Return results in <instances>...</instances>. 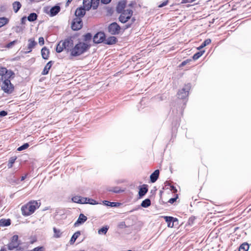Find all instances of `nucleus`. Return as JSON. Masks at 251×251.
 Returning a JSON list of instances; mask_svg holds the SVG:
<instances>
[{
    "mask_svg": "<svg viewBox=\"0 0 251 251\" xmlns=\"http://www.w3.org/2000/svg\"><path fill=\"white\" fill-rule=\"evenodd\" d=\"M74 48V41L72 37H68L64 40L60 41L57 45L56 51L58 53L61 52L63 50H65L67 52L71 51Z\"/></svg>",
    "mask_w": 251,
    "mask_h": 251,
    "instance_id": "f257e3e1",
    "label": "nucleus"
},
{
    "mask_svg": "<svg viewBox=\"0 0 251 251\" xmlns=\"http://www.w3.org/2000/svg\"><path fill=\"white\" fill-rule=\"evenodd\" d=\"M40 203L36 201H31L21 208L22 214L24 216H29L34 212L35 210L39 208Z\"/></svg>",
    "mask_w": 251,
    "mask_h": 251,
    "instance_id": "f03ea898",
    "label": "nucleus"
},
{
    "mask_svg": "<svg viewBox=\"0 0 251 251\" xmlns=\"http://www.w3.org/2000/svg\"><path fill=\"white\" fill-rule=\"evenodd\" d=\"M90 45L87 43L79 42L74 46L71 55L76 57L86 52L90 48Z\"/></svg>",
    "mask_w": 251,
    "mask_h": 251,
    "instance_id": "7ed1b4c3",
    "label": "nucleus"
},
{
    "mask_svg": "<svg viewBox=\"0 0 251 251\" xmlns=\"http://www.w3.org/2000/svg\"><path fill=\"white\" fill-rule=\"evenodd\" d=\"M191 88L190 83L185 84L181 89L179 90L177 92V97L179 99H181L184 101L183 105H186L187 100V97L189 95V92Z\"/></svg>",
    "mask_w": 251,
    "mask_h": 251,
    "instance_id": "20e7f679",
    "label": "nucleus"
},
{
    "mask_svg": "<svg viewBox=\"0 0 251 251\" xmlns=\"http://www.w3.org/2000/svg\"><path fill=\"white\" fill-rule=\"evenodd\" d=\"M21 244V241L19 240L18 235H14L11 237L9 243L7 245V247L8 250L12 251Z\"/></svg>",
    "mask_w": 251,
    "mask_h": 251,
    "instance_id": "39448f33",
    "label": "nucleus"
},
{
    "mask_svg": "<svg viewBox=\"0 0 251 251\" xmlns=\"http://www.w3.org/2000/svg\"><path fill=\"white\" fill-rule=\"evenodd\" d=\"M133 11L131 9H126L124 12L121 13L119 17V20L123 24L126 23L129 19L131 18L133 15Z\"/></svg>",
    "mask_w": 251,
    "mask_h": 251,
    "instance_id": "423d86ee",
    "label": "nucleus"
},
{
    "mask_svg": "<svg viewBox=\"0 0 251 251\" xmlns=\"http://www.w3.org/2000/svg\"><path fill=\"white\" fill-rule=\"evenodd\" d=\"M121 29V26L116 22L112 23L107 27L108 32L111 35L119 34Z\"/></svg>",
    "mask_w": 251,
    "mask_h": 251,
    "instance_id": "0eeeda50",
    "label": "nucleus"
},
{
    "mask_svg": "<svg viewBox=\"0 0 251 251\" xmlns=\"http://www.w3.org/2000/svg\"><path fill=\"white\" fill-rule=\"evenodd\" d=\"M14 86L9 79H5L2 84L1 89L5 93L11 94L14 91Z\"/></svg>",
    "mask_w": 251,
    "mask_h": 251,
    "instance_id": "6e6552de",
    "label": "nucleus"
},
{
    "mask_svg": "<svg viewBox=\"0 0 251 251\" xmlns=\"http://www.w3.org/2000/svg\"><path fill=\"white\" fill-rule=\"evenodd\" d=\"M82 25L83 23L81 19L75 18L72 23L71 27L73 30L76 31L81 29Z\"/></svg>",
    "mask_w": 251,
    "mask_h": 251,
    "instance_id": "1a4fd4ad",
    "label": "nucleus"
},
{
    "mask_svg": "<svg viewBox=\"0 0 251 251\" xmlns=\"http://www.w3.org/2000/svg\"><path fill=\"white\" fill-rule=\"evenodd\" d=\"M105 35L103 32L97 33L93 37V42L96 44L104 43Z\"/></svg>",
    "mask_w": 251,
    "mask_h": 251,
    "instance_id": "9d476101",
    "label": "nucleus"
},
{
    "mask_svg": "<svg viewBox=\"0 0 251 251\" xmlns=\"http://www.w3.org/2000/svg\"><path fill=\"white\" fill-rule=\"evenodd\" d=\"M163 218L167 223L169 227H173L175 223L178 222L177 219L173 217L165 216L163 217Z\"/></svg>",
    "mask_w": 251,
    "mask_h": 251,
    "instance_id": "9b49d317",
    "label": "nucleus"
},
{
    "mask_svg": "<svg viewBox=\"0 0 251 251\" xmlns=\"http://www.w3.org/2000/svg\"><path fill=\"white\" fill-rule=\"evenodd\" d=\"M87 220V218L83 214H80L77 221L75 223L74 226L75 227L78 226L79 225L83 224Z\"/></svg>",
    "mask_w": 251,
    "mask_h": 251,
    "instance_id": "f8f14e48",
    "label": "nucleus"
},
{
    "mask_svg": "<svg viewBox=\"0 0 251 251\" xmlns=\"http://www.w3.org/2000/svg\"><path fill=\"white\" fill-rule=\"evenodd\" d=\"M86 9L84 8L82 6H80L77 8L75 12V15L76 18H82L86 13Z\"/></svg>",
    "mask_w": 251,
    "mask_h": 251,
    "instance_id": "ddd939ff",
    "label": "nucleus"
},
{
    "mask_svg": "<svg viewBox=\"0 0 251 251\" xmlns=\"http://www.w3.org/2000/svg\"><path fill=\"white\" fill-rule=\"evenodd\" d=\"M126 6V1L125 0L120 1L118 2L117 7L116 11L118 13H122L126 10L125 9Z\"/></svg>",
    "mask_w": 251,
    "mask_h": 251,
    "instance_id": "4468645a",
    "label": "nucleus"
},
{
    "mask_svg": "<svg viewBox=\"0 0 251 251\" xmlns=\"http://www.w3.org/2000/svg\"><path fill=\"white\" fill-rule=\"evenodd\" d=\"M148 191V185L146 184H143L139 186V191L138 192V195L139 198H142L144 196Z\"/></svg>",
    "mask_w": 251,
    "mask_h": 251,
    "instance_id": "2eb2a0df",
    "label": "nucleus"
},
{
    "mask_svg": "<svg viewBox=\"0 0 251 251\" xmlns=\"http://www.w3.org/2000/svg\"><path fill=\"white\" fill-rule=\"evenodd\" d=\"M28 44L27 46V49L28 50L25 51L26 53H29L32 51L33 48H34L37 43L35 41L33 38H30L28 40Z\"/></svg>",
    "mask_w": 251,
    "mask_h": 251,
    "instance_id": "dca6fc26",
    "label": "nucleus"
},
{
    "mask_svg": "<svg viewBox=\"0 0 251 251\" xmlns=\"http://www.w3.org/2000/svg\"><path fill=\"white\" fill-rule=\"evenodd\" d=\"M60 11V7L58 5H56L50 8L49 14L50 16L53 17L57 15Z\"/></svg>",
    "mask_w": 251,
    "mask_h": 251,
    "instance_id": "f3484780",
    "label": "nucleus"
},
{
    "mask_svg": "<svg viewBox=\"0 0 251 251\" xmlns=\"http://www.w3.org/2000/svg\"><path fill=\"white\" fill-rule=\"evenodd\" d=\"M118 41L117 38L115 36H110L107 39L105 38L104 43L106 45H113L116 44Z\"/></svg>",
    "mask_w": 251,
    "mask_h": 251,
    "instance_id": "a211bd4d",
    "label": "nucleus"
},
{
    "mask_svg": "<svg viewBox=\"0 0 251 251\" xmlns=\"http://www.w3.org/2000/svg\"><path fill=\"white\" fill-rule=\"evenodd\" d=\"M159 176V170L154 171L150 176V181L152 183L155 182L158 179Z\"/></svg>",
    "mask_w": 251,
    "mask_h": 251,
    "instance_id": "6ab92c4d",
    "label": "nucleus"
},
{
    "mask_svg": "<svg viewBox=\"0 0 251 251\" xmlns=\"http://www.w3.org/2000/svg\"><path fill=\"white\" fill-rule=\"evenodd\" d=\"M50 50L47 47H44L41 50L42 57L44 59H48L49 57Z\"/></svg>",
    "mask_w": 251,
    "mask_h": 251,
    "instance_id": "aec40b11",
    "label": "nucleus"
},
{
    "mask_svg": "<svg viewBox=\"0 0 251 251\" xmlns=\"http://www.w3.org/2000/svg\"><path fill=\"white\" fill-rule=\"evenodd\" d=\"M53 63V62L52 61H50L44 67L43 71L42 72V75H46L49 73V72Z\"/></svg>",
    "mask_w": 251,
    "mask_h": 251,
    "instance_id": "412c9836",
    "label": "nucleus"
},
{
    "mask_svg": "<svg viewBox=\"0 0 251 251\" xmlns=\"http://www.w3.org/2000/svg\"><path fill=\"white\" fill-rule=\"evenodd\" d=\"M8 181L11 184H18L19 183V180L18 177H15V176L12 174L10 176H8L7 178Z\"/></svg>",
    "mask_w": 251,
    "mask_h": 251,
    "instance_id": "4be33fe9",
    "label": "nucleus"
},
{
    "mask_svg": "<svg viewBox=\"0 0 251 251\" xmlns=\"http://www.w3.org/2000/svg\"><path fill=\"white\" fill-rule=\"evenodd\" d=\"M92 0H83L82 7L86 9L87 11L89 10L92 7Z\"/></svg>",
    "mask_w": 251,
    "mask_h": 251,
    "instance_id": "5701e85b",
    "label": "nucleus"
},
{
    "mask_svg": "<svg viewBox=\"0 0 251 251\" xmlns=\"http://www.w3.org/2000/svg\"><path fill=\"white\" fill-rule=\"evenodd\" d=\"M103 203L104 205L111 207H118L120 205L121 203L116 202H110L107 201H103Z\"/></svg>",
    "mask_w": 251,
    "mask_h": 251,
    "instance_id": "b1692460",
    "label": "nucleus"
},
{
    "mask_svg": "<svg viewBox=\"0 0 251 251\" xmlns=\"http://www.w3.org/2000/svg\"><path fill=\"white\" fill-rule=\"evenodd\" d=\"M11 224V220L10 219H1L0 220V226H7Z\"/></svg>",
    "mask_w": 251,
    "mask_h": 251,
    "instance_id": "393cba45",
    "label": "nucleus"
},
{
    "mask_svg": "<svg viewBox=\"0 0 251 251\" xmlns=\"http://www.w3.org/2000/svg\"><path fill=\"white\" fill-rule=\"evenodd\" d=\"M81 233L80 231H77L75 232L72 236L71 240H70V244H73L75 240L77 239V238L79 236Z\"/></svg>",
    "mask_w": 251,
    "mask_h": 251,
    "instance_id": "a878e982",
    "label": "nucleus"
},
{
    "mask_svg": "<svg viewBox=\"0 0 251 251\" xmlns=\"http://www.w3.org/2000/svg\"><path fill=\"white\" fill-rule=\"evenodd\" d=\"M12 6L14 11L15 13H17L18 11L21 8L22 5L19 1H15L13 3Z\"/></svg>",
    "mask_w": 251,
    "mask_h": 251,
    "instance_id": "bb28decb",
    "label": "nucleus"
},
{
    "mask_svg": "<svg viewBox=\"0 0 251 251\" xmlns=\"http://www.w3.org/2000/svg\"><path fill=\"white\" fill-rule=\"evenodd\" d=\"M151 204V201L149 199H146L142 201L141 206L144 208H147L150 206Z\"/></svg>",
    "mask_w": 251,
    "mask_h": 251,
    "instance_id": "cd10ccee",
    "label": "nucleus"
},
{
    "mask_svg": "<svg viewBox=\"0 0 251 251\" xmlns=\"http://www.w3.org/2000/svg\"><path fill=\"white\" fill-rule=\"evenodd\" d=\"M38 15L35 13H31L27 17V19L29 22H34L37 19Z\"/></svg>",
    "mask_w": 251,
    "mask_h": 251,
    "instance_id": "c85d7f7f",
    "label": "nucleus"
},
{
    "mask_svg": "<svg viewBox=\"0 0 251 251\" xmlns=\"http://www.w3.org/2000/svg\"><path fill=\"white\" fill-rule=\"evenodd\" d=\"M9 22V19L6 17H0V27L6 25Z\"/></svg>",
    "mask_w": 251,
    "mask_h": 251,
    "instance_id": "c756f323",
    "label": "nucleus"
},
{
    "mask_svg": "<svg viewBox=\"0 0 251 251\" xmlns=\"http://www.w3.org/2000/svg\"><path fill=\"white\" fill-rule=\"evenodd\" d=\"M249 249V245L248 243H244L240 245L239 251H248Z\"/></svg>",
    "mask_w": 251,
    "mask_h": 251,
    "instance_id": "7c9ffc66",
    "label": "nucleus"
},
{
    "mask_svg": "<svg viewBox=\"0 0 251 251\" xmlns=\"http://www.w3.org/2000/svg\"><path fill=\"white\" fill-rule=\"evenodd\" d=\"M211 41L210 39H207L199 46L197 49L199 50H201V49L209 45L211 43Z\"/></svg>",
    "mask_w": 251,
    "mask_h": 251,
    "instance_id": "2f4dec72",
    "label": "nucleus"
},
{
    "mask_svg": "<svg viewBox=\"0 0 251 251\" xmlns=\"http://www.w3.org/2000/svg\"><path fill=\"white\" fill-rule=\"evenodd\" d=\"M16 159L17 158L15 156L10 158L7 164V167L8 168H11L12 167L13 165L15 163Z\"/></svg>",
    "mask_w": 251,
    "mask_h": 251,
    "instance_id": "473e14b6",
    "label": "nucleus"
},
{
    "mask_svg": "<svg viewBox=\"0 0 251 251\" xmlns=\"http://www.w3.org/2000/svg\"><path fill=\"white\" fill-rule=\"evenodd\" d=\"M83 40L87 42H90L92 38V35L90 33H87L83 36Z\"/></svg>",
    "mask_w": 251,
    "mask_h": 251,
    "instance_id": "72a5a7b5",
    "label": "nucleus"
},
{
    "mask_svg": "<svg viewBox=\"0 0 251 251\" xmlns=\"http://www.w3.org/2000/svg\"><path fill=\"white\" fill-rule=\"evenodd\" d=\"M107 191H108L109 192H113L115 193H120L123 191V190H121L118 187L110 188L109 189H108Z\"/></svg>",
    "mask_w": 251,
    "mask_h": 251,
    "instance_id": "f704fd0d",
    "label": "nucleus"
},
{
    "mask_svg": "<svg viewBox=\"0 0 251 251\" xmlns=\"http://www.w3.org/2000/svg\"><path fill=\"white\" fill-rule=\"evenodd\" d=\"M109 227L108 226H103L98 230V233L99 234H106L107 233Z\"/></svg>",
    "mask_w": 251,
    "mask_h": 251,
    "instance_id": "c9c22d12",
    "label": "nucleus"
},
{
    "mask_svg": "<svg viewBox=\"0 0 251 251\" xmlns=\"http://www.w3.org/2000/svg\"><path fill=\"white\" fill-rule=\"evenodd\" d=\"M53 230L54 232V237L55 238H59L61 236L62 233L61 232L59 229H57L55 227L53 228Z\"/></svg>",
    "mask_w": 251,
    "mask_h": 251,
    "instance_id": "e433bc0d",
    "label": "nucleus"
},
{
    "mask_svg": "<svg viewBox=\"0 0 251 251\" xmlns=\"http://www.w3.org/2000/svg\"><path fill=\"white\" fill-rule=\"evenodd\" d=\"M204 52V50H201L200 51L197 52L193 56V59L194 60H197L199 59Z\"/></svg>",
    "mask_w": 251,
    "mask_h": 251,
    "instance_id": "4c0bfd02",
    "label": "nucleus"
},
{
    "mask_svg": "<svg viewBox=\"0 0 251 251\" xmlns=\"http://www.w3.org/2000/svg\"><path fill=\"white\" fill-rule=\"evenodd\" d=\"M100 3V0H92V7L93 9H96Z\"/></svg>",
    "mask_w": 251,
    "mask_h": 251,
    "instance_id": "58836bf2",
    "label": "nucleus"
},
{
    "mask_svg": "<svg viewBox=\"0 0 251 251\" xmlns=\"http://www.w3.org/2000/svg\"><path fill=\"white\" fill-rule=\"evenodd\" d=\"M29 146V145L28 143H25L23 145L21 146L17 149L18 151H22L23 150H25L26 149H27Z\"/></svg>",
    "mask_w": 251,
    "mask_h": 251,
    "instance_id": "ea45409f",
    "label": "nucleus"
},
{
    "mask_svg": "<svg viewBox=\"0 0 251 251\" xmlns=\"http://www.w3.org/2000/svg\"><path fill=\"white\" fill-rule=\"evenodd\" d=\"M86 202H87L86 204L89 203V204H90L92 205H96V204H98L99 203L98 202H97L95 200L91 199V198H87Z\"/></svg>",
    "mask_w": 251,
    "mask_h": 251,
    "instance_id": "a19ab883",
    "label": "nucleus"
},
{
    "mask_svg": "<svg viewBox=\"0 0 251 251\" xmlns=\"http://www.w3.org/2000/svg\"><path fill=\"white\" fill-rule=\"evenodd\" d=\"M80 198L81 196H75L72 198V200L74 202L80 203V202H81Z\"/></svg>",
    "mask_w": 251,
    "mask_h": 251,
    "instance_id": "79ce46f5",
    "label": "nucleus"
},
{
    "mask_svg": "<svg viewBox=\"0 0 251 251\" xmlns=\"http://www.w3.org/2000/svg\"><path fill=\"white\" fill-rule=\"evenodd\" d=\"M7 73V69L6 68L0 67V75L3 76L5 74Z\"/></svg>",
    "mask_w": 251,
    "mask_h": 251,
    "instance_id": "37998d69",
    "label": "nucleus"
},
{
    "mask_svg": "<svg viewBox=\"0 0 251 251\" xmlns=\"http://www.w3.org/2000/svg\"><path fill=\"white\" fill-rule=\"evenodd\" d=\"M6 76H8V78L11 77L13 75H14V73L11 71H8L7 70V73L5 74Z\"/></svg>",
    "mask_w": 251,
    "mask_h": 251,
    "instance_id": "c03bdc74",
    "label": "nucleus"
},
{
    "mask_svg": "<svg viewBox=\"0 0 251 251\" xmlns=\"http://www.w3.org/2000/svg\"><path fill=\"white\" fill-rule=\"evenodd\" d=\"M190 61H191V59H186L183 62H181V63L180 64V67H183L185 65H186L188 63H189Z\"/></svg>",
    "mask_w": 251,
    "mask_h": 251,
    "instance_id": "a18cd8bd",
    "label": "nucleus"
},
{
    "mask_svg": "<svg viewBox=\"0 0 251 251\" xmlns=\"http://www.w3.org/2000/svg\"><path fill=\"white\" fill-rule=\"evenodd\" d=\"M17 42V40H14L13 41L10 42L8 44H7L6 47L8 48H11L13 45H15V43Z\"/></svg>",
    "mask_w": 251,
    "mask_h": 251,
    "instance_id": "49530a36",
    "label": "nucleus"
},
{
    "mask_svg": "<svg viewBox=\"0 0 251 251\" xmlns=\"http://www.w3.org/2000/svg\"><path fill=\"white\" fill-rule=\"evenodd\" d=\"M31 251H44V248L43 247H37L34 248Z\"/></svg>",
    "mask_w": 251,
    "mask_h": 251,
    "instance_id": "de8ad7c7",
    "label": "nucleus"
},
{
    "mask_svg": "<svg viewBox=\"0 0 251 251\" xmlns=\"http://www.w3.org/2000/svg\"><path fill=\"white\" fill-rule=\"evenodd\" d=\"M177 198H178V196H177V195H176V197L170 199L169 200L168 202L171 204H173L176 201V199Z\"/></svg>",
    "mask_w": 251,
    "mask_h": 251,
    "instance_id": "09e8293b",
    "label": "nucleus"
},
{
    "mask_svg": "<svg viewBox=\"0 0 251 251\" xmlns=\"http://www.w3.org/2000/svg\"><path fill=\"white\" fill-rule=\"evenodd\" d=\"M118 226L120 228H123L126 227V226L124 222H121L118 225Z\"/></svg>",
    "mask_w": 251,
    "mask_h": 251,
    "instance_id": "8fccbe9b",
    "label": "nucleus"
},
{
    "mask_svg": "<svg viewBox=\"0 0 251 251\" xmlns=\"http://www.w3.org/2000/svg\"><path fill=\"white\" fill-rule=\"evenodd\" d=\"M39 44L40 46H43L44 44V39L43 37H39Z\"/></svg>",
    "mask_w": 251,
    "mask_h": 251,
    "instance_id": "3c124183",
    "label": "nucleus"
},
{
    "mask_svg": "<svg viewBox=\"0 0 251 251\" xmlns=\"http://www.w3.org/2000/svg\"><path fill=\"white\" fill-rule=\"evenodd\" d=\"M7 115V112L4 110L0 111V117L5 116Z\"/></svg>",
    "mask_w": 251,
    "mask_h": 251,
    "instance_id": "603ef678",
    "label": "nucleus"
},
{
    "mask_svg": "<svg viewBox=\"0 0 251 251\" xmlns=\"http://www.w3.org/2000/svg\"><path fill=\"white\" fill-rule=\"evenodd\" d=\"M80 200L81 202H80L81 204H86L87 202V198L82 197H81Z\"/></svg>",
    "mask_w": 251,
    "mask_h": 251,
    "instance_id": "864d4df0",
    "label": "nucleus"
},
{
    "mask_svg": "<svg viewBox=\"0 0 251 251\" xmlns=\"http://www.w3.org/2000/svg\"><path fill=\"white\" fill-rule=\"evenodd\" d=\"M196 0H182V3H192L194 1H195Z\"/></svg>",
    "mask_w": 251,
    "mask_h": 251,
    "instance_id": "5fc2aeb1",
    "label": "nucleus"
},
{
    "mask_svg": "<svg viewBox=\"0 0 251 251\" xmlns=\"http://www.w3.org/2000/svg\"><path fill=\"white\" fill-rule=\"evenodd\" d=\"M168 0L164 1L163 2H162L161 4H160L159 5V7H163L166 6L168 4Z\"/></svg>",
    "mask_w": 251,
    "mask_h": 251,
    "instance_id": "6e6d98bb",
    "label": "nucleus"
},
{
    "mask_svg": "<svg viewBox=\"0 0 251 251\" xmlns=\"http://www.w3.org/2000/svg\"><path fill=\"white\" fill-rule=\"evenodd\" d=\"M111 0H100L101 3L107 4L111 2Z\"/></svg>",
    "mask_w": 251,
    "mask_h": 251,
    "instance_id": "4d7b16f0",
    "label": "nucleus"
},
{
    "mask_svg": "<svg viewBox=\"0 0 251 251\" xmlns=\"http://www.w3.org/2000/svg\"><path fill=\"white\" fill-rule=\"evenodd\" d=\"M26 17H23L21 19V24H25V22L26 21Z\"/></svg>",
    "mask_w": 251,
    "mask_h": 251,
    "instance_id": "13d9d810",
    "label": "nucleus"
},
{
    "mask_svg": "<svg viewBox=\"0 0 251 251\" xmlns=\"http://www.w3.org/2000/svg\"><path fill=\"white\" fill-rule=\"evenodd\" d=\"M22 28L20 26H17L16 29V32L18 33L20 32L21 31H22Z\"/></svg>",
    "mask_w": 251,
    "mask_h": 251,
    "instance_id": "bf43d9fd",
    "label": "nucleus"
},
{
    "mask_svg": "<svg viewBox=\"0 0 251 251\" xmlns=\"http://www.w3.org/2000/svg\"><path fill=\"white\" fill-rule=\"evenodd\" d=\"M15 249H16V251H23V248L19 246L18 248H15Z\"/></svg>",
    "mask_w": 251,
    "mask_h": 251,
    "instance_id": "052dcab7",
    "label": "nucleus"
},
{
    "mask_svg": "<svg viewBox=\"0 0 251 251\" xmlns=\"http://www.w3.org/2000/svg\"><path fill=\"white\" fill-rule=\"evenodd\" d=\"M131 25H132V23L127 24L125 26V29H127V28L130 27L131 26Z\"/></svg>",
    "mask_w": 251,
    "mask_h": 251,
    "instance_id": "680f3d73",
    "label": "nucleus"
},
{
    "mask_svg": "<svg viewBox=\"0 0 251 251\" xmlns=\"http://www.w3.org/2000/svg\"><path fill=\"white\" fill-rule=\"evenodd\" d=\"M171 190L174 191V192H176L177 191L176 189V187L174 186H171Z\"/></svg>",
    "mask_w": 251,
    "mask_h": 251,
    "instance_id": "e2e57ef3",
    "label": "nucleus"
},
{
    "mask_svg": "<svg viewBox=\"0 0 251 251\" xmlns=\"http://www.w3.org/2000/svg\"><path fill=\"white\" fill-rule=\"evenodd\" d=\"M27 176V175H25L24 176H22L21 178V181L24 180Z\"/></svg>",
    "mask_w": 251,
    "mask_h": 251,
    "instance_id": "0e129e2a",
    "label": "nucleus"
},
{
    "mask_svg": "<svg viewBox=\"0 0 251 251\" xmlns=\"http://www.w3.org/2000/svg\"><path fill=\"white\" fill-rule=\"evenodd\" d=\"M72 0H68L66 3V5L68 6L69 4L72 1Z\"/></svg>",
    "mask_w": 251,
    "mask_h": 251,
    "instance_id": "69168bd1",
    "label": "nucleus"
},
{
    "mask_svg": "<svg viewBox=\"0 0 251 251\" xmlns=\"http://www.w3.org/2000/svg\"><path fill=\"white\" fill-rule=\"evenodd\" d=\"M135 21V18L134 17H133L131 18V23L132 24L133 23H134Z\"/></svg>",
    "mask_w": 251,
    "mask_h": 251,
    "instance_id": "338daca9",
    "label": "nucleus"
},
{
    "mask_svg": "<svg viewBox=\"0 0 251 251\" xmlns=\"http://www.w3.org/2000/svg\"><path fill=\"white\" fill-rule=\"evenodd\" d=\"M0 251H6V250L4 248H2V249H1Z\"/></svg>",
    "mask_w": 251,
    "mask_h": 251,
    "instance_id": "774afa93",
    "label": "nucleus"
}]
</instances>
